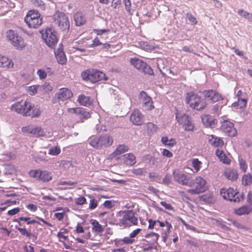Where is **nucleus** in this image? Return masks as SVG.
<instances>
[{
    "mask_svg": "<svg viewBox=\"0 0 252 252\" xmlns=\"http://www.w3.org/2000/svg\"><path fill=\"white\" fill-rule=\"evenodd\" d=\"M187 17L189 21L193 25H196L197 23L196 18L191 13H187Z\"/></svg>",
    "mask_w": 252,
    "mask_h": 252,
    "instance_id": "4d7b16f0",
    "label": "nucleus"
},
{
    "mask_svg": "<svg viewBox=\"0 0 252 252\" xmlns=\"http://www.w3.org/2000/svg\"><path fill=\"white\" fill-rule=\"evenodd\" d=\"M90 223L92 226V230L96 233L102 232L104 230L103 227L95 220L92 219Z\"/></svg>",
    "mask_w": 252,
    "mask_h": 252,
    "instance_id": "f704fd0d",
    "label": "nucleus"
},
{
    "mask_svg": "<svg viewBox=\"0 0 252 252\" xmlns=\"http://www.w3.org/2000/svg\"><path fill=\"white\" fill-rule=\"evenodd\" d=\"M120 225L124 227L137 225L138 219L136 213L132 210L123 211L119 219Z\"/></svg>",
    "mask_w": 252,
    "mask_h": 252,
    "instance_id": "7ed1b4c3",
    "label": "nucleus"
},
{
    "mask_svg": "<svg viewBox=\"0 0 252 252\" xmlns=\"http://www.w3.org/2000/svg\"><path fill=\"white\" fill-rule=\"evenodd\" d=\"M130 120L134 125L140 126L143 123V115L138 110H134L131 114Z\"/></svg>",
    "mask_w": 252,
    "mask_h": 252,
    "instance_id": "aec40b11",
    "label": "nucleus"
},
{
    "mask_svg": "<svg viewBox=\"0 0 252 252\" xmlns=\"http://www.w3.org/2000/svg\"><path fill=\"white\" fill-rule=\"evenodd\" d=\"M39 85H32L27 87L26 89L27 92L31 95H33L36 94Z\"/></svg>",
    "mask_w": 252,
    "mask_h": 252,
    "instance_id": "79ce46f5",
    "label": "nucleus"
},
{
    "mask_svg": "<svg viewBox=\"0 0 252 252\" xmlns=\"http://www.w3.org/2000/svg\"><path fill=\"white\" fill-rule=\"evenodd\" d=\"M25 22L29 28H37L42 24V18L38 11L31 10L25 17Z\"/></svg>",
    "mask_w": 252,
    "mask_h": 252,
    "instance_id": "20e7f679",
    "label": "nucleus"
},
{
    "mask_svg": "<svg viewBox=\"0 0 252 252\" xmlns=\"http://www.w3.org/2000/svg\"><path fill=\"white\" fill-rule=\"evenodd\" d=\"M223 174L227 179L231 181L236 180L238 177L237 170L231 168H226L224 171Z\"/></svg>",
    "mask_w": 252,
    "mask_h": 252,
    "instance_id": "412c9836",
    "label": "nucleus"
},
{
    "mask_svg": "<svg viewBox=\"0 0 252 252\" xmlns=\"http://www.w3.org/2000/svg\"><path fill=\"white\" fill-rule=\"evenodd\" d=\"M216 155L222 163L227 164H230L231 160L230 158L227 157L223 151L217 149L216 151Z\"/></svg>",
    "mask_w": 252,
    "mask_h": 252,
    "instance_id": "2f4dec72",
    "label": "nucleus"
},
{
    "mask_svg": "<svg viewBox=\"0 0 252 252\" xmlns=\"http://www.w3.org/2000/svg\"><path fill=\"white\" fill-rule=\"evenodd\" d=\"M239 163L240 169L244 172H246L247 170L248 165L246 163V161L243 159V158L239 159Z\"/></svg>",
    "mask_w": 252,
    "mask_h": 252,
    "instance_id": "09e8293b",
    "label": "nucleus"
},
{
    "mask_svg": "<svg viewBox=\"0 0 252 252\" xmlns=\"http://www.w3.org/2000/svg\"><path fill=\"white\" fill-rule=\"evenodd\" d=\"M55 57L58 63L61 64H65L67 62V59L66 56L61 49H58L55 52Z\"/></svg>",
    "mask_w": 252,
    "mask_h": 252,
    "instance_id": "b1692460",
    "label": "nucleus"
},
{
    "mask_svg": "<svg viewBox=\"0 0 252 252\" xmlns=\"http://www.w3.org/2000/svg\"><path fill=\"white\" fill-rule=\"evenodd\" d=\"M83 238H81L80 237H77L75 238V240L79 243L81 244H85L86 243V240H88L91 238V234L90 232H88L87 234H85L83 236Z\"/></svg>",
    "mask_w": 252,
    "mask_h": 252,
    "instance_id": "a18cd8bd",
    "label": "nucleus"
},
{
    "mask_svg": "<svg viewBox=\"0 0 252 252\" xmlns=\"http://www.w3.org/2000/svg\"><path fill=\"white\" fill-rule=\"evenodd\" d=\"M55 23L63 31H68L69 29V22L66 15L61 12H56L54 17Z\"/></svg>",
    "mask_w": 252,
    "mask_h": 252,
    "instance_id": "9b49d317",
    "label": "nucleus"
},
{
    "mask_svg": "<svg viewBox=\"0 0 252 252\" xmlns=\"http://www.w3.org/2000/svg\"><path fill=\"white\" fill-rule=\"evenodd\" d=\"M30 177L37 180L48 182L52 179V174L47 170H32L29 172Z\"/></svg>",
    "mask_w": 252,
    "mask_h": 252,
    "instance_id": "9d476101",
    "label": "nucleus"
},
{
    "mask_svg": "<svg viewBox=\"0 0 252 252\" xmlns=\"http://www.w3.org/2000/svg\"><path fill=\"white\" fill-rule=\"evenodd\" d=\"M130 63L136 69L141 71L145 74L149 75L154 74V72L151 67L142 60L137 58H132L130 60Z\"/></svg>",
    "mask_w": 252,
    "mask_h": 252,
    "instance_id": "4468645a",
    "label": "nucleus"
},
{
    "mask_svg": "<svg viewBox=\"0 0 252 252\" xmlns=\"http://www.w3.org/2000/svg\"><path fill=\"white\" fill-rule=\"evenodd\" d=\"M67 112L78 116L81 120L87 119L91 117L90 113L82 107L69 108L67 109Z\"/></svg>",
    "mask_w": 252,
    "mask_h": 252,
    "instance_id": "a211bd4d",
    "label": "nucleus"
},
{
    "mask_svg": "<svg viewBox=\"0 0 252 252\" xmlns=\"http://www.w3.org/2000/svg\"><path fill=\"white\" fill-rule=\"evenodd\" d=\"M220 193L224 199L230 201L239 202L241 199L238 191L236 189L234 190L232 188L229 189L223 188L220 189Z\"/></svg>",
    "mask_w": 252,
    "mask_h": 252,
    "instance_id": "ddd939ff",
    "label": "nucleus"
},
{
    "mask_svg": "<svg viewBox=\"0 0 252 252\" xmlns=\"http://www.w3.org/2000/svg\"><path fill=\"white\" fill-rule=\"evenodd\" d=\"M77 101L81 105L84 106H88L92 104L91 98L84 94L79 95L77 98Z\"/></svg>",
    "mask_w": 252,
    "mask_h": 252,
    "instance_id": "473e14b6",
    "label": "nucleus"
},
{
    "mask_svg": "<svg viewBox=\"0 0 252 252\" xmlns=\"http://www.w3.org/2000/svg\"><path fill=\"white\" fill-rule=\"evenodd\" d=\"M203 94L204 98L212 102H216L222 99L221 95L215 90H205Z\"/></svg>",
    "mask_w": 252,
    "mask_h": 252,
    "instance_id": "6ab92c4d",
    "label": "nucleus"
},
{
    "mask_svg": "<svg viewBox=\"0 0 252 252\" xmlns=\"http://www.w3.org/2000/svg\"><path fill=\"white\" fill-rule=\"evenodd\" d=\"M175 117L178 123L180 125H182L183 126H184L186 123H187L189 118L188 115H186L185 113L182 114L179 113L177 110Z\"/></svg>",
    "mask_w": 252,
    "mask_h": 252,
    "instance_id": "7c9ffc66",
    "label": "nucleus"
},
{
    "mask_svg": "<svg viewBox=\"0 0 252 252\" xmlns=\"http://www.w3.org/2000/svg\"><path fill=\"white\" fill-rule=\"evenodd\" d=\"M221 130L227 136L233 137L236 135L237 131L234 127V124L227 120L224 121L220 126Z\"/></svg>",
    "mask_w": 252,
    "mask_h": 252,
    "instance_id": "f3484780",
    "label": "nucleus"
},
{
    "mask_svg": "<svg viewBox=\"0 0 252 252\" xmlns=\"http://www.w3.org/2000/svg\"><path fill=\"white\" fill-rule=\"evenodd\" d=\"M148 228L150 229H153L154 228L156 223H157V220H153L152 219H149L148 220Z\"/></svg>",
    "mask_w": 252,
    "mask_h": 252,
    "instance_id": "69168bd1",
    "label": "nucleus"
},
{
    "mask_svg": "<svg viewBox=\"0 0 252 252\" xmlns=\"http://www.w3.org/2000/svg\"><path fill=\"white\" fill-rule=\"evenodd\" d=\"M113 143V138L108 135H104L100 137H92L90 138V145L94 148L96 149L109 147Z\"/></svg>",
    "mask_w": 252,
    "mask_h": 252,
    "instance_id": "423d86ee",
    "label": "nucleus"
},
{
    "mask_svg": "<svg viewBox=\"0 0 252 252\" xmlns=\"http://www.w3.org/2000/svg\"><path fill=\"white\" fill-rule=\"evenodd\" d=\"M157 223H158L159 224V225L160 227H163L164 226H166L167 228V232L168 233H170V229L172 228V225L169 222H168L167 221H166L165 222H162V221H160L158 220Z\"/></svg>",
    "mask_w": 252,
    "mask_h": 252,
    "instance_id": "8fccbe9b",
    "label": "nucleus"
},
{
    "mask_svg": "<svg viewBox=\"0 0 252 252\" xmlns=\"http://www.w3.org/2000/svg\"><path fill=\"white\" fill-rule=\"evenodd\" d=\"M42 37L46 44L51 48L55 47L59 40L57 32L51 28L46 29Z\"/></svg>",
    "mask_w": 252,
    "mask_h": 252,
    "instance_id": "1a4fd4ad",
    "label": "nucleus"
},
{
    "mask_svg": "<svg viewBox=\"0 0 252 252\" xmlns=\"http://www.w3.org/2000/svg\"><path fill=\"white\" fill-rule=\"evenodd\" d=\"M61 153V149L59 146H56L49 149V154L53 156H57Z\"/></svg>",
    "mask_w": 252,
    "mask_h": 252,
    "instance_id": "de8ad7c7",
    "label": "nucleus"
},
{
    "mask_svg": "<svg viewBox=\"0 0 252 252\" xmlns=\"http://www.w3.org/2000/svg\"><path fill=\"white\" fill-rule=\"evenodd\" d=\"M123 160L124 162L128 165L132 166L136 162V157L132 153H128L123 155Z\"/></svg>",
    "mask_w": 252,
    "mask_h": 252,
    "instance_id": "c756f323",
    "label": "nucleus"
},
{
    "mask_svg": "<svg viewBox=\"0 0 252 252\" xmlns=\"http://www.w3.org/2000/svg\"><path fill=\"white\" fill-rule=\"evenodd\" d=\"M6 36L8 40L16 49H22L26 46V43L23 39L21 36L15 33L14 31H8L6 33Z\"/></svg>",
    "mask_w": 252,
    "mask_h": 252,
    "instance_id": "f8f14e48",
    "label": "nucleus"
},
{
    "mask_svg": "<svg viewBox=\"0 0 252 252\" xmlns=\"http://www.w3.org/2000/svg\"><path fill=\"white\" fill-rule=\"evenodd\" d=\"M141 231L142 229L141 228H136L131 232V233L129 234V236L133 239Z\"/></svg>",
    "mask_w": 252,
    "mask_h": 252,
    "instance_id": "e2e57ef3",
    "label": "nucleus"
},
{
    "mask_svg": "<svg viewBox=\"0 0 252 252\" xmlns=\"http://www.w3.org/2000/svg\"><path fill=\"white\" fill-rule=\"evenodd\" d=\"M86 199L84 196H79L76 198L75 203L76 205H82L86 203Z\"/></svg>",
    "mask_w": 252,
    "mask_h": 252,
    "instance_id": "3c124183",
    "label": "nucleus"
},
{
    "mask_svg": "<svg viewBox=\"0 0 252 252\" xmlns=\"http://www.w3.org/2000/svg\"><path fill=\"white\" fill-rule=\"evenodd\" d=\"M13 62L7 57L0 55V67L11 68L13 67Z\"/></svg>",
    "mask_w": 252,
    "mask_h": 252,
    "instance_id": "393cba45",
    "label": "nucleus"
},
{
    "mask_svg": "<svg viewBox=\"0 0 252 252\" xmlns=\"http://www.w3.org/2000/svg\"><path fill=\"white\" fill-rule=\"evenodd\" d=\"M186 101L192 109L198 111L202 110L207 106L206 101L193 92H189L187 94Z\"/></svg>",
    "mask_w": 252,
    "mask_h": 252,
    "instance_id": "f03ea898",
    "label": "nucleus"
},
{
    "mask_svg": "<svg viewBox=\"0 0 252 252\" xmlns=\"http://www.w3.org/2000/svg\"><path fill=\"white\" fill-rule=\"evenodd\" d=\"M191 165L194 169V173H197L200 169L202 162L198 158H193L191 160Z\"/></svg>",
    "mask_w": 252,
    "mask_h": 252,
    "instance_id": "58836bf2",
    "label": "nucleus"
},
{
    "mask_svg": "<svg viewBox=\"0 0 252 252\" xmlns=\"http://www.w3.org/2000/svg\"><path fill=\"white\" fill-rule=\"evenodd\" d=\"M140 98L142 100L144 105L147 107L148 109L151 110L154 108L151 98L148 96L145 92L142 91L140 93Z\"/></svg>",
    "mask_w": 252,
    "mask_h": 252,
    "instance_id": "4be33fe9",
    "label": "nucleus"
},
{
    "mask_svg": "<svg viewBox=\"0 0 252 252\" xmlns=\"http://www.w3.org/2000/svg\"><path fill=\"white\" fill-rule=\"evenodd\" d=\"M32 134L36 136H42L44 135V132L43 129L40 127H33Z\"/></svg>",
    "mask_w": 252,
    "mask_h": 252,
    "instance_id": "a19ab883",
    "label": "nucleus"
},
{
    "mask_svg": "<svg viewBox=\"0 0 252 252\" xmlns=\"http://www.w3.org/2000/svg\"><path fill=\"white\" fill-rule=\"evenodd\" d=\"M160 204H161V205H162L163 207H164L165 208V209L166 210H170V211L174 210V208L171 205V204L170 203H168L165 201H162L160 202Z\"/></svg>",
    "mask_w": 252,
    "mask_h": 252,
    "instance_id": "bf43d9fd",
    "label": "nucleus"
},
{
    "mask_svg": "<svg viewBox=\"0 0 252 252\" xmlns=\"http://www.w3.org/2000/svg\"><path fill=\"white\" fill-rule=\"evenodd\" d=\"M37 74L40 79H44L47 77V73L43 69H38L37 71Z\"/></svg>",
    "mask_w": 252,
    "mask_h": 252,
    "instance_id": "13d9d810",
    "label": "nucleus"
},
{
    "mask_svg": "<svg viewBox=\"0 0 252 252\" xmlns=\"http://www.w3.org/2000/svg\"><path fill=\"white\" fill-rule=\"evenodd\" d=\"M15 221L18 222L20 226H23L24 225V222H26L27 224H33L35 223L39 224V222L35 220H32L30 217H21L15 220Z\"/></svg>",
    "mask_w": 252,
    "mask_h": 252,
    "instance_id": "bb28decb",
    "label": "nucleus"
},
{
    "mask_svg": "<svg viewBox=\"0 0 252 252\" xmlns=\"http://www.w3.org/2000/svg\"><path fill=\"white\" fill-rule=\"evenodd\" d=\"M16 228L22 235L30 238L32 235V231L30 228L26 229V228L16 227Z\"/></svg>",
    "mask_w": 252,
    "mask_h": 252,
    "instance_id": "ea45409f",
    "label": "nucleus"
},
{
    "mask_svg": "<svg viewBox=\"0 0 252 252\" xmlns=\"http://www.w3.org/2000/svg\"><path fill=\"white\" fill-rule=\"evenodd\" d=\"M85 231L84 228L81 223H78L75 227L74 232L77 234L83 233Z\"/></svg>",
    "mask_w": 252,
    "mask_h": 252,
    "instance_id": "603ef678",
    "label": "nucleus"
},
{
    "mask_svg": "<svg viewBox=\"0 0 252 252\" xmlns=\"http://www.w3.org/2000/svg\"><path fill=\"white\" fill-rule=\"evenodd\" d=\"M73 96L72 92L67 88H63L60 89L59 91L56 94L54 102L60 101H65Z\"/></svg>",
    "mask_w": 252,
    "mask_h": 252,
    "instance_id": "dca6fc26",
    "label": "nucleus"
},
{
    "mask_svg": "<svg viewBox=\"0 0 252 252\" xmlns=\"http://www.w3.org/2000/svg\"><path fill=\"white\" fill-rule=\"evenodd\" d=\"M247 103V99L245 98H241L240 97L238 98V101L237 102H234L232 105V107L235 108H243L246 107Z\"/></svg>",
    "mask_w": 252,
    "mask_h": 252,
    "instance_id": "4c0bfd02",
    "label": "nucleus"
},
{
    "mask_svg": "<svg viewBox=\"0 0 252 252\" xmlns=\"http://www.w3.org/2000/svg\"><path fill=\"white\" fill-rule=\"evenodd\" d=\"M147 127L148 131L152 133L156 132L158 130L157 126L151 122H148L147 124Z\"/></svg>",
    "mask_w": 252,
    "mask_h": 252,
    "instance_id": "49530a36",
    "label": "nucleus"
},
{
    "mask_svg": "<svg viewBox=\"0 0 252 252\" xmlns=\"http://www.w3.org/2000/svg\"><path fill=\"white\" fill-rule=\"evenodd\" d=\"M20 211L19 208H14L11 210H9L7 212V214L9 216H13L18 213Z\"/></svg>",
    "mask_w": 252,
    "mask_h": 252,
    "instance_id": "0e129e2a",
    "label": "nucleus"
},
{
    "mask_svg": "<svg viewBox=\"0 0 252 252\" xmlns=\"http://www.w3.org/2000/svg\"><path fill=\"white\" fill-rule=\"evenodd\" d=\"M162 155L167 158H171L173 156V154L167 149H163Z\"/></svg>",
    "mask_w": 252,
    "mask_h": 252,
    "instance_id": "774afa93",
    "label": "nucleus"
},
{
    "mask_svg": "<svg viewBox=\"0 0 252 252\" xmlns=\"http://www.w3.org/2000/svg\"><path fill=\"white\" fill-rule=\"evenodd\" d=\"M128 147L126 145H119L116 150L112 153V158H116L128 150Z\"/></svg>",
    "mask_w": 252,
    "mask_h": 252,
    "instance_id": "a878e982",
    "label": "nucleus"
},
{
    "mask_svg": "<svg viewBox=\"0 0 252 252\" xmlns=\"http://www.w3.org/2000/svg\"><path fill=\"white\" fill-rule=\"evenodd\" d=\"M238 13L241 16L247 18L248 16L250 15V13L248 12L244 11L243 9H239L238 11Z\"/></svg>",
    "mask_w": 252,
    "mask_h": 252,
    "instance_id": "338daca9",
    "label": "nucleus"
},
{
    "mask_svg": "<svg viewBox=\"0 0 252 252\" xmlns=\"http://www.w3.org/2000/svg\"><path fill=\"white\" fill-rule=\"evenodd\" d=\"M58 184L59 185H68L71 186H76L77 185V182L72 181H60Z\"/></svg>",
    "mask_w": 252,
    "mask_h": 252,
    "instance_id": "680f3d73",
    "label": "nucleus"
},
{
    "mask_svg": "<svg viewBox=\"0 0 252 252\" xmlns=\"http://www.w3.org/2000/svg\"><path fill=\"white\" fill-rule=\"evenodd\" d=\"M190 184L194 188L189 189L188 191L192 194L204 192L208 189L206 181L200 176L196 177L194 182H190Z\"/></svg>",
    "mask_w": 252,
    "mask_h": 252,
    "instance_id": "6e6552de",
    "label": "nucleus"
},
{
    "mask_svg": "<svg viewBox=\"0 0 252 252\" xmlns=\"http://www.w3.org/2000/svg\"><path fill=\"white\" fill-rule=\"evenodd\" d=\"M174 180L182 185L191 187L190 184V178L185 174L183 171L179 170H175L173 172Z\"/></svg>",
    "mask_w": 252,
    "mask_h": 252,
    "instance_id": "2eb2a0df",
    "label": "nucleus"
},
{
    "mask_svg": "<svg viewBox=\"0 0 252 252\" xmlns=\"http://www.w3.org/2000/svg\"><path fill=\"white\" fill-rule=\"evenodd\" d=\"M135 240L130 237H125L120 242H122L123 244H131L134 243Z\"/></svg>",
    "mask_w": 252,
    "mask_h": 252,
    "instance_id": "5fc2aeb1",
    "label": "nucleus"
},
{
    "mask_svg": "<svg viewBox=\"0 0 252 252\" xmlns=\"http://www.w3.org/2000/svg\"><path fill=\"white\" fill-rule=\"evenodd\" d=\"M207 139L209 143L213 147H222L223 145V140L220 138L216 137L214 135H208Z\"/></svg>",
    "mask_w": 252,
    "mask_h": 252,
    "instance_id": "5701e85b",
    "label": "nucleus"
},
{
    "mask_svg": "<svg viewBox=\"0 0 252 252\" xmlns=\"http://www.w3.org/2000/svg\"><path fill=\"white\" fill-rule=\"evenodd\" d=\"M74 19L77 26L84 25L86 22V18L84 14L80 12H78L74 15Z\"/></svg>",
    "mask_w": 252,
    "mask_h": 252,
    "instance_id": "cd10ccee",
    "label": "nucleus"
},
{
    "mask_svg": "<svg viewBox=\"0 0 252 252\" xmlns=\"http://www.w3.org/2000/svg\"><path fill=\"white\" fill-rule=\"evenodd\" d=\"M69 231L65 228L60 229L59 232L57 234V237L59 241L63 242L68 239Z\"/></svg>",
    "mask_w": 252,
    "mask_h": 252,
    "instance_id": "72a5a7b5",
    "label": "nucleus"
},
{
    "mask_svg": "<svg viewBox=\"0 0 252 252\" xmlns=\"http://www.w3.org/2000/svg\"><path fill=\"white\" fill-rule=\"evenodd\" d=\"M183 127L184 128L185 130L191 131H193L194 126L192 124L190 117Z\"/></svg>",
    "mask_w": 252,
    "mask_h": 252,
    "instance_id": "c03bdc74",
    "label": "nucleus"
},
{
    "mask_svg": "<svg viewBox=\"0 0 252 252\" xmlns=\"http://www.w3.org/2000/svg\"><path fill=\"white\" fill-rule=\"evenodd\" d=\"M161 141L163 144L168 147L171 148L174 146L177 142L175 139L171 138L168 139L167 136H163L161 138Z\"/></svg>",
    "mask_w": 252,
    "mask_h": 252,
    "instance_id": "e433bc0d",
    "label": "nucleus"
},
{
    "mask_svg": "<svg viewBox=\"0 0 252 252\" xmlns=\"http://www.w3.org/2000/svg\"><path fill=\"white\" fill-rule=\"evenodd\" d=\"M10 109L23 116L31 118L38 117L41 114L40 109L35 107L33 104L28 100L22 99L16 102L11 105Z\"/></svg>",
    "mask_w": 252,
    "mask_h": 252,
    "instance_id": "f257e3e1",
    "label": "nucleus"
},
{
    "mask_svg": "<svg viewBox=\"0 0 252 252\" xmlns=\"http://www.w3.org/2000/svg\"><path fill=\"white\" fill-rule=\"evenodd\" d=\"M252 211V208L248 206H243L234 210L235 213L239 216L247 215Z\"/></svg>",
    "mask_w": 252,
    "mask_h": 252,
    "instance_id": "c9c22d12",
    "label": "nucleus"
},
{
    "mask_svg": "<svg viewBox=\"0 0 252 252\" xmlns=\"http://www.w3.org/2000/svg\"><path fill=\"white\" fill-rule=\"evenodd\" d=\"M243 184L245 186L250 185L252 184V176L248 173L243 176L242 178Z\"/></svg>",
    "mask_w": 252,
    "mask_h": 252,
    "instance_id": "37998d69",
    "label": "nucleus"
},
{
    "mask_svg": "<svg viewBox=\"0 0 252 252\" xmlns=\"http://www.w3.org/2000/svg\"><path fill=\"white\" fill-rule=\"evenodd\" d=\"M159 235L155 232H151L145 235L146 239H142L140 243V247L144 251L152 249L154 245L158 243Z\"/></svg>",
    "mask_w": 252,
    "mask_h": 252,
    "instance_id": "0eeeda50",
    "label": "nucleus"
},
{
    "mask_svg": "<svg viewBox=\"0 0 252 252\" xmlns=\"http://www.w3.org/2000/svg\"><path fill=\"white\" fill-rule=\"evenodd\" d=\"M64 215H65V212H64V211H63L62 212H57V213H55L54 217L58 220L61 221L63 220Z\"/></svg>",
    "mask_w": 252,
    "mask_h": 252,
    "instance_id": "052dcab7",
    "label": "nucleus"
},
{
    "mask_svg": "<svg viewBox=\"0 0 252 252\" xmlns=\"http://www.w3.org/2000/svg\"><path fill=\"white\" fill-rule=\"evenodd\" d=\"M98 202L96 199L94 198L91 199L90 201L89 208L90 210H94L96 208Z\"/></svg>",
    "mask_w": 252,
    "mask_h": 252,
    "instance_id": "864d4df0",
    "label": "nucleus"
},
{
    "mask_svg": "<svg viewBox=\"0 0 252 252\" xmlns=\"http://www.w3.org/2000/svg\"><path fill=\"white\" fill-rule=\"evenodd\" d=\"M83 80L90 81L94 83L98 81L107 80L105 74L97 69H89L82 72L81 74Z\"/></svg>",
    "mask_w": 252,
    "mask_h": 252,
    "instance_id": "39448f33",
    "label": "nucleus"
},
{
    "mask_svg": "<svg viewBox=\"0 0 252 252\" xmlns=\"http://www.w3.org/2000/svg\"><path fill=\"white\" fill-rule=\"evenodd\" d=\"M201 119L204 125L207 126H214L216 123V120L210 115H203Z\"/></svg>",
    "mask_w": 252,
    "mask_h": 252,
    "instance_id": "c85d7f7f",
    "label": "nucleus"
},
{
    "mask_svg": "<svg viewBox=\"0 0 252 252\" xmlns=\"http://www.w3.org/2000/svg\"><path fill=\"white\" fill-rule=\"evenodd\" d=\"M33 126L29 125L24 126L22 128V131L24 133L31 134Z\"/></svg>",
    "mask_w": 252,
    "mask_h": 252,
    "instance_id": "6e6d98bb",
    "label": "nucleus"
}]
</instances>
